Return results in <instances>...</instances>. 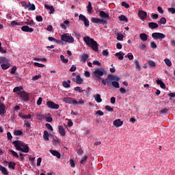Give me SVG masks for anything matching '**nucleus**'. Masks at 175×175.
<instances>
[{"label": "nucleus", "mask_w": 175, "mask_h": 175, "mask_svg": "<svg viewBox=\"0 0 175 175\" xmlns=\"http://www.w3.org/2000/svg\"><path fill=\"white\" fill-rule=\"evenodd\" d=\"M70 21L66 20L65 21L63 22V23H62L60 25V27L62 29H66V27H69V24H70Z\"/></svg>", "instance_id": "22"}, {"label": "nucleus", "mask_w": 175, "mask_h": 175, "mask_svg": "<svg viewBox=\"0 0 175 175\" xmlns=\"http://www.w3.org/2000/svg\"><path fill=\"white\" fill-rule=\"evenodd\" d=\"M79 20L80 21H83L85 27H86L87 28H88V27H90V21H88V18H87V17H85V16H84L81 14H79Z\"/></svg>", "instance_id": "10"}, {"label": "nucleus", "mask_w": 175, "mask_h": 175, "mask_svg": "<svg viewBox=\"0 0 175 175\" xmlns=\"http://www.w3.org/2000/svg\"><path fill=\"white\" fill-rule=\"evenodd\" d=\"M94 100L97 103H100L102 102V98L100 97V94H97L94 96Z\"/></svg>", "instance_id": "25"}, {"label": "nucleus", "mask_w": 175, "mask_h": 175, "mask_svg": "<svg viewBox=\"0 0 175 175\" xmlns=\"http://www.w3.org/2000/svg\"><path fill=\"white\" fill-rule=\"evenodd\" d=\"M10 152L12 154V157H14L15 158H19L20 157L18 154L13 150H10Z\"/></svg>", "instance_id": "43"}, {"label": "nucleus", "mask_w": 175, "mask_h": 175, "mask_svg": "<svg viewBox=\"0 0 175 175\" xmlns=\"http://www.w3.org/2000/svg\"><path fill=\"white\" fill-rule=\"evenodd\" d=\"M148 65H149L150 68H155V66H157V64H155L154 61L151 60L148 62Z\"/></svg>", "instance_id": "45"}, {"label": "nucleus", "mask_w": 175, "mask_h": 175, "mask_svg": "<svg viewBox=\"0 0 175 175\" xmlns=\"http://www.w3.org/2000/svg\"><path fill=\"white\" fill-rule=\"evenodd\" d=\"M81 59L83 62H85V61H87L88 59V55L84 54V55H81Z\"/></svg>", "instance_id": "44"}, {"label": "nucleus", "mask_w": 175, "mask_h": 175, "mask_svg": "<svg viewBox=\"0 0 175 175\" xmlns=\"http://www.w3.org/2000/svg\"><path fill=\"white\" fill-rule=\"evenodd\" d=\"M58 132L60 136H62V137L66 136V131H65V129L64 128V126L62 125L59 126Z\"/></svg>", "instance_id": "15"}, {"label": "nucleus", "mask_w": 175, "mask_h": 175, "mask_svg": "<svg viewBox=\"0 0 175 175\" xmlns=\"http://www.w3.org/2000/svg\"><path fill=\"white\" fill-rule=\"evenodd\" d=\"M88 12L89 13H92V4H91V1L88 2Z\"/></svg>", "instance_id": "42"}, {"label": "nucleus", "mask_w": 175, "mask_h": 175, "mask_svg": "<svg viewBox=\"0 0 175 175\" xmlns=\"http://www.w3.org/2000/svg\"><path fill=\"white\" fill-rule=\"evenodd\" d=\"M7 137H8V140L12 142V139H13V136H12V133L9 131L7 133Z\"/></svg>", "instance_id": "62"}, {"label": "nucleus", "mask_w": 175, "mask_h": 175, "mask_svg": "<svg viewBox=\"0 0 175 175\" xmlns=\"http://www.w3.org/2000/svg\"><path fill=\"white\" fill-rule=\"evenodd\" d=\"M36 20L38 21V23H42V21H43V17H42L40 15L36 16Z\"/></svg>", "instance_id": "49"}, {"label": "nucleus", "mask_w": 175, "mask_h": 175, "mask_svg": "<svg viewBox=\"0 0 175 175\" xmlns=\"http://www.w3.org/2000/svg\"><path fill=\"white\" fill-rule=\"evenodd\" d=\"M0 172H1V173L5 175L9 174V172H8V170L6 169V167L2 165H0Z\"/></svg>", "instance_id": "28"}, {"label": "nucleus", "mask_w": 175, "mask_h": 175, "mask_svg": "<svg viewBox=\"0 0 175 175\" xmlns=\"http://www.w3.org/2000/svg\"><path fill=\"white\" fill-rule=\"evenodd\" d=\"M74 90L76 91V92H84V91H85V90H83V88L79 86L75 87Z\"/></svg>", "instance_id": "41"}, {"label": "nucleus", "mask_w": 175, "mask_h": 175, "mask_svg": "<svg viewBox=\"0 0 175 175\" xmlns=\"http://www.w3.org/2000/svg\"><path fill=\"white\" fill-rule=\"evenodd\" d=\"M77 69V67H76L75 65H72L70 68V72H76Z\"/></svg>", "instance_id": "63"}, {"label": "nucleus", "mask_w": 175, "mask_h": 175, "mask_svg": "<svg viewBox=\"0 0 175 175\" xmlns=\"http://www.w3.org/2000/svg\"><path fill=\"white\" fill-rule=\"evenodd\" d=\"M14 135L15 136H21L23 135V131L21 130H14Z\"/></svg>", "instance_id": "37"}, {"label": "nucleus", "mask_w": 175, "mask_h": 175, "mask_svg": "<svg viewBox=\"0 0 175 175\" xmlns=\"http://www.w3.org/2000/svg\"><path fill=\"white\" fill-rule=\"evenodd\" d=\"M139 38L142 42H147V40H148V35H147L146 33H140Z\"/></svg>", "instance_id": "20"}, {"label": "nucleus", "mask_w": 175, "mask_h": 175, "mask_svg": "<svg viewBox=\"0 0 175 175\" xmlns=\"http://www.w3.org/2000/svg\"><path fill=\"white\" fill-rule=\"evenodd\" d=\"M16 166V163L14 162H12L10 161L9 163H8V167H10V169H12V170H14L15 169V167Z\"/></svg>", "instance_id": "40"}, {"label": "nucleus", "mask_w": 175, "mask_h": 175, "mask_svg": "<svg viewBox=\"0 0 175 175\" xmlns=\"http://www.w3.org/2000/svg\"><path fill=\"white\" fill-rule=\"evenodd\" d=\"M111 85H113L114 88H120V83L117 81H113Z\"/></svg>", "instance_id": "34"}, {"label": "nucleus", "mask_w": 175, "mask_h": 175, "mask_svg": "<svg viewBox=\"0 0 175 175\" xmlns=\"http://www.w3.org/2000/svg\"><path fill=\"white\" fill-rule=\"evenodd\" d=\"M156 83L158 84V85H160L161 88L163 90H166V85L162 81V80L157 79L156 80Z\"/></svg>", "instance_id": "18"}, {"label": "nucleus", "mask_w": 175, "mask_h": 175, "mask_svg": "<svg viewBox=\"0 0 175 175\" xmlns=\"http://www.w3.org/2000/svg\"><path fill=\"white\" fill-rule=\"evenodd\" d=\"M75 83H77V84L83 83V79H81V77L80 75H77L75 79Z\"/></svg>", "instance_id": "26"}, {"label": "nucleus", "mask_w": 175, "mask_h": 175, "mask_svg": "<svg viewBox=\"0 0 175 175\" xmlns=\"http://www.w3.org/2000/svg\"><path fill=\"white\" fill-rule=\"evenodd\" d=\"M158 24H159V25H165V24H166V18L165 17H162L159 21H158Z\"/></svg>", "instance_id": "30"}, {"label": "nucleus", "mask_w": 175, "mask_h": 175, "mask_svg": "<svg viewBox=\"0 0 175 175\" xmlns=\"http://www.w3.org/2000/svg\"><path fill=\"white\" fill-rule=\"evenodd\" d=\"M138 17L142 21H144L146 18H147V12L146 11L139 10L138 12Z\"/></svg>", "instance_id": "13"}, {"label": "nucleus", "mask_w": 175, "mask_h": 175, "mask_svg": "<svg viewBox=\"0 0 175 175\" xmlns=\"http://www.w3.org/2000/svg\"><path fill=\"white\" fill-rule=\"evenodd\" d=\"M105 110H107V111H110V112H113L114 111V109L113 108H111L110 106L109 105H106L105 107Z\"/></svg>", "instance_id": "52"}, {"label": "nucleus", "mask_w": 175, "mask_h": 175, "mask_svg": "<svg viewBox=\"0 0 175 175\" xmlns=\"http://www.w3.org/2000/svg\"><path fill=\"white\" fill-rule=\"evenodd\" d=\"M83 40L87 46L92 49L94 51H96V53H98V51H99L98 42L94 40V38H91L90 36H85L83 37Z\"/></svg>", "instance_id": "1"}, {"label": "nucleus", "mask_w": 175, "mask_h": 175, "mask_svg": "<svg viewBox=\"0 0 175 175\" xmlns=\"http://www.w3.org/2000/svg\"><path fill=\"white\" fill-rule=\"evenodd\" d=\"M61 40L62 42H66V43H74L75 42V38L72 36H68V34L64 33L61 36Z\"/></svg>", "instance_id": "6"}, {"label": "nucleus", "mask_w": 175, "mask_h": 175, "mask_svg": "<svg viewBox=\"0 0 175 175\" xmlns=\"http://www.w3.org/2000/svg\"><path fill=\"white\" fill-rule=\"evenodd\" d=\"M0 65L1 69L3 70H6V69H9L10 68V63L9 62V59L5 57H0Z\"/></svg>", "instance_id": "5"}, {"label": "nucleus", "mask_w": 175, "mask_h": 175, "mask_svg": "<svg viewBox=\"0 0 175 175\" xmlns=\"http://www.w3.org/2000/svg\"><path fill=\"white\" fill-rule=\"evenodd\" d=\"M12 144L14 145V147L18 151H21V152H29V146L24 142L14 141Z\"/></svg>", "instance_id": "2"}, {"label": "nucleus", "mask_w": 175, "mask_h": 175, "mask_svg": "<svg viewBox=\"0 0 175 175\" xmlns=\"http://www.w3.org/2000/svg\"><path fill=\"white\" fill-rule=\"evenodd\" d=\"M23 118L25 120H31V118H32V115H31V113H29L28 115H25L24 116H23Z\"/></svg>", "instance_id": "54"}, {"label": "nucleus", "mask_w": 175, "mask_h": 175, "mask_svg": "<svg viewBox=\"0 0 175 175\" xmlns=\"http://www.w3.org/2000/svg\"><path fill=\"white\" fill-rule=\"evenodd\" d=\"M42 77V75H35L34 77H32V80H34L36 81V80H39Z\"/></svg>", "instance_id": "58"}, {"label": "nucleus", "mask_w": 175, "mask_h": 175, "mask_svg": "<svg viewBox=\"0 0 175 175\" xmlns=\"http://www.w3.org/2000/svg\"><path fill=\"white\" fill-rule=\"evenodd\" d=\"M164 62L167 65V66H169V67L172 66V61H170V59H165Z\"/></svg>", "instance_id": "46"}, {"label": "nucleus", "mask_w": 175, "mask_h": 175, "mask_svg": "<svg viewBox=\"0 0 175 175\" xmlns=\"http://www.w3.org/2000/svg\"><path fill=\"white\" fill-rule=\"evenodd\" d=\"M0 53L1 54H6V51L3 48H2V43L0 42Z\"/></svg>", "instance_id": "55"}, {"label": "nucleus", "mask_w": 175, "mask_h": 175, "mask_svg": "<svg viewBox=\"0 0 175 175\" xmlns=\"http://www.w3.org/2000/svg\"><path fill=\"white\" fill-rule=\"evenodd\" d=\"M122 6H124V8H126V9L129 8V5L125 1L122 2Z\"/></svg>", "instance_id": "64"}, {"label": "nucleus", "mask_w": 175, "mask_h": 175, "mask_svg": "<svg viewBox=\"0 0 175 175\" xmlns=\"http://www.w3.org/2000/svg\"><path fill=\"white\" fill-rule=\"evenodd\" d=\"M152 38H153L154 40H162L163 39H165V38H166V36L163 33L154 32L152 34Z\"/></svg>", "instance_id": "8"}, {"label": "nucleus", "mask_w": 175, "mask_h": 175, "mask_svg": "<svg viewBox=\"0 0 175 175\" xmlns=\"http://www.w3.org/2000/svg\"><path fill=\"white\" fill-rule=\"evenodd\" d=\"M113 80H120V78L116 77L114 75H108L107 78L106 79L107 85L108 87H111V83H113Z\"/></svg>", "instance_id": "9"}, {"label": "nucleus", "mask_w": 175, "mask_h": 175, "mask_svg": "<svg viewBox=\"0 0 175 175\" xmlns=\"http://www.w3.org/2000/svg\"><path fill=\"white\" fill-rule=\"evenodd\" d=\"M36 9V8L35 7V5L34 4H31V3H29L28 10L33 11Z\"/></svg>", "instance_id": "47"}, {"label": "nucleus", "mask_w": 175, "mask_h": 175, "mask_svg": "<svg viewBox=\"0 0 175 175\" xmlns=\"http://www.w3.org/2000/svg\"><path fill=\"white\" fill-rule=\"evenodd\" d=\"M11 25H12V27H18V25H21V23L20 22H17L16 21H12L11 22Z\"/></svg>", "instance_id": "38"}, {"label": "nucleus", "mask_w": 175, "mask_h": 175, "mask_svg": "<svg viewBox=\"0 0 175 175\" xmlns=\"http://www.w3.org/2000/svg\"><path fill=\"white\" fill-rule=\"evenodd\" d=\"M46 106L49 109H51L52 110H58V109H59V105L53 101H48Z\"/></svg>", "instance_id": "11"}, {"label": "nucleus", "mask_w": 175, "mask_h": 175, "mask_svg": "<svg viewBox=\"0 0 175 175\" xmlns=\"http://www.w3.org/2000/svg\"><path fill=\"white\" fill-rule=\"evenodd\" d=\"M45 119L46 116L42 114L37 115V120H39L40 121H44Z\"/></svg>", "instance_id": "36"}, {"label": "nucleus", "mask_w": 175, "mask_h": 175, "mask_svg": "<svg viewBox=\"0 0 175 175\" xmlns=\"http://www.w3.org/2000/svg\"><path fill=\"white\" fill-rule=\"evenodd\" d=\"M120 21H124V23H128V18L125 15H121L118 17Z\"/></svg>", "instance_id": "31"}, {"label": "nucleus", "mask_w": 175, "mask_h": 175, "mask_svg": "<svg viewBox=\"0 0 175 175\" xmlns=\"http://www.w3.org/2000/svg\"><path fill=\"white\" fill-rule=\"evenodd\" d=\"M18 95H19V99L24 100V102H28V100H29L28 93L25 91L19 92Z\"/></svg>", "instance_id": "7"}, {"label": "nucleus", "mask_w": 175, "mask_h": 175, "mask_svg": "<svg viewBox=\"0 0 175 175\" xmlns=\"http://www.w3.org/2000/svg\"><path fill=\"white\" fill-rule=\"evenodd\" d=\"M5 104L3 103L0 105V116H3V114H5Z\"/></svg>", "instance_id": "27"}, {"label": "nucleus", "mask_w": 175, "mask_h": 175, "mask_svg": "<svg viewBox=\"0 0 175 175\" xmlns=\"http://www.w3.org/2000/svg\"><path fill=\"white\" fill-rule=\"evenodd\" d=\"M91 21L93 23V24H103V25H105V24H107V21L100 19L99 18H92Z\"/></svg>", "instance_id": "12"}, {"label": "nucleus", "mask_w": 175, "mask_h": 175, "mask_svg": "<svg viewBox=\"0 0 175 175\" xmlns=\"http://www.w3.org/2000/svg\"><path fill=\"white\" fill-rule=\"evenodd\" d=\"M44 8H46V9H49V10H51V12L54 11V7H53V5H49L47 4H45Z\"/></svg>", "instance_id": "53"}, {"label": "nucleus", "mask_w": 175, "mask_h": 175, "mask_svg": "<svg viewBox=\"0 0 175 175\" xmlns=\"http://www.w3.org/2000/svg\"><path fill=\"white\" fill-rule=\"evenodd\" d=\"M70 165L71 167H76V163H75V161L72 159H70Z\"/></svg>", "instance_id": "61"}, {"label": "nucleus", "mask_w": 175, "mask_h": 175, "mask_svg": "<svg viewBox=\"0 0 175 175\" xmlns=\"http://www.w3.org/2000/svg\"><path fill=\"white\" fill-rule=\"evenodd\" d=\"M70 80H68L66 81H63V87H64V88H69L70 87Z\"/></svg>", "instance_id": "29"}, {"label": "nucleus", "mask_w": 175, "mask_h": 175, "mask_svg": "<svg viewBox=\"0 0 175 175\" xmlns=\"http://www.w3.org/2000/svg\"><path fill=\"white\" fill-rule=\"evenodd\" d=\"M25 24L29 25L30 27H35V22H33V20H31L29 22H25Z\"/></svg>", "instance_id": "50"}, {"label": "nucleus", "mask_w": 175, "mask_h": 175, "mask_svg": "<svg viewBox=\"0 0 175 175\" xmlns=\"http://www.w3.org/2000/svg\"><path fill=\"white\" fill-rule=\"evenodd\" d=\"M21 29L23 32H33V28L29 27V26H23Z\"/></svg>", "instance_id": "17"}, {"label": "nucleus", "mask_w": 175, "mask_h": 175, "mask_svg": "<svg viewBox=\"0 0 175 175\" xmlns=\"http://www.w3.org/2000/svg\"><path fill=\"white\" fill-rule=\"evenodd\" d=\"M63 102L65 103H68V105H74V106H77V105H83L84 100L83 98H81L79 101L76 100V99L71 97H64L62 99Z\"/></svg>", "instance_id": "4"}, {"label": "nucleus", "mask_w": 175, "mask_h": 175, "mask_svg": "<svg viewBox=\"0 0 175 175\" xmlns=\"http://www.w3.org/2000/svg\"><path fill=\"white\" fill-rule=\"evenodd\" d=\"M34 66H37L38 68H44V64H42L38 62H34Z\"/></svg>", "instance_id": "57"}, {"label": "nucleus", "mask_w": 175, "mask_h": 175, "mask_svg": "<svg viewBox=\"0 0 175 175\" xmlns=\"http://www.w3.org/2000/svg\"><path fill=\"white\" fill-rule=\"evenodd\" d=\"M148 27L150 29H155L159 27L158 23H154V22H150L148 23Z\"/></svg>", "instance_id": "21"}, {"label": "nucleus", "mask_w": 175, "mask_h": 175, "mask_svg": "<svg viewBox=\"0 0 175 175\" xmlns=\"http://www.w3.org/2000/svg\"><path fill=\"white\" fill-rule=\"evenodd\" d=\"M167 12L171 13V14H175V8H167Z\"/></svg>", "instance_id": "51"}, {"label": "nucleus", "mask_w": 175, "mask_h": 175, "mask_svg": "<svg viewBox=\"0 0 175 175\" xmlns=\"http://www.w3.org/2000/svg\"><path fill=\"white\" fill-rule=\"evenodd\" d=\"M139 49L141 50H146V49H147V46L146 45V44L141 43L139 44Z\"/></svg>", "instance_id": "59"}, {"label": "nucleus", "mask_w": 175, "mask_h": 175, "mask_svg": "<svg viewBox=\"0 0 175 175\" xmlns=\"http://www.w3.org/2000/svg\"><path fill=\"white\" fill-rule=\"evenodd\" d=\"M23 90V86L16 87L14 88L13 92H18H18H22L21 90Z\"/></svg>", "instance_id": "35"}, {"label": "nucleus", "mask_w": 175, "mask_h": 175, "mask_svg": "<svg viewBox=\"0 0 175 175\" xmlns=\"http://www.w3.org/2000/svg\"><path fill=\"white\" fill-rule=\"evenodd\" d=\"M117 40H120V42L124 40V34L118 32L117 33Z\"/></svg>", "instance_id": "32"}, {"label": "nucleus", "mask_w": 175, "mask_h": 175, "mask_svg": "<svg viewBox=\"0 0 175 175\" xmlns=\"http://www.w3.org/2000/svg\"><path fill=\"white\" fill-rule=\"evenodd\" d=\"M99 16L101 20H105L106 21L107 20H109V18H110V15H109V14L105 13V11H100Z\"/></svg>", "instance_id": "14"}, {"label": "nucleus", "mask_w": 175, "mask_h": 175, "mask_svg": "<svg viewBox=\"0 0 175 175\" xmlns=\"http://www.w3.org/2000/svg\"><path fill=\"white\" fill-rule=\"evenodd\" d=\"M24 126H26L27 131H29L31 129V120H25Z\"/></svg>", "instance_id": "24"}, {"label": "nucleus", "mask_w": 175, "mask_h": 175, "mask_svg": "<svg viewBox=\"0 0 175 175\" xmlns=\"http://www.w3.org/2000/svg\"><path fill=\"white\" fill-rule=\"evenodd\" d=\"M49 136H50V135L49 134V131L45 130L44 131V134H43V139H44V140H45V142H49V140H50V138H49Z\"/></svg>", "instance_id": "23"}, {"label": "nucleus", "mask_w": 175, "mask_h": 175, "mask_svg": "<svg viewBox=\"0 0 175 175\" xmlns=\"http://www.w3.org/2000/svg\"><path fill=\"white\" fill-rule=\"evenodd\" d=\"M116 57H118V59L120 61H122V59H124V56L122 55V53L120 51V52H118V53H116L115 54Z\"/></svg>", "instance_id": "33"}, {"label": "nucleus", "mask_w": 175, "mask_h": 175, "mask_svg": "<svg viewBox=\"0 0 175 175\" xmlns=\"http://www.w3.org/2000/svg\"><path fill=\"white\" fill-rule=\"evenodd\" d=\"M72 36H75L77 39H80V38H81V36L76 31L72 32Z\"/></svg>", "instance_id": "56"}, {"label": "nucleus", "mask_w": 175, "mask_h": 175, "mask_svg": "<svg viewBox=\"0 0 175 175\" xmlns=\"http://www.w3.org/2000/svg\"><path fill=\"white\" fill-rule=\"evenodd\" d=\"M60 59L64 64H68V62H69V59H65V56H64V55H60Z\"/></svg>", "instance_id": "39"}, {"label": "nucleus", "mask_w": 175, "mask_h": 175, "mask_svg": "<svg viewBox=\"0 0 175 175\" xmlns=\"http://www.w3.org/2000/svg\"><path fill=\"white\" fill-rule=\"evenodd\" d=\"M49 152H51V154H52V155H53V157H56V158H58V159L61 158V153H59V152L54 150H50Z\"/></svg>", "instance_id": "19"}, {"label": "nucleus", "mask_w": 175, "mask_h": 175, "mask_svg": "<svg viewBox=\"0 0 175 175\" xmlns=\"http://www.w3.org/2000/svg\"><path fill=\"white\" fill-rule=\"evenodd\" d=\"M150 47H151V49H157V43H155V42H150Z\"/></svg>", "instance_id": "60"}, {"label": "nucleus", "mask_w": 175, "mask_h": 175, "mask_svg": "<svg viewBox=\"0 0 175 175\" xmlns=\"http://www.w3.org/2000/svg\"><path fill=\"white\" fill-rule=\"evenodd\" d=\"M46 128H47V129H49V131H51V132H53V131H54V129H53V126H51V124L46 123L45 124Z\"/></svg>", "instance_id": "48"}, {"label": "nucleus", "mask_w": 175, "mask_h": 175, "mask_svg": "<svg viewBox=\"0 0 175 175\" xmlns=\"http://www.w3.org/2000/svg\"><path fill=\"white\" fill-rule=\"evenodd\" d=\"M113 125L116 128H120V126H122L124 122L121 120V119H117L113 121Z\"/></svg>", "instance_id": "16"}, {"label": "nucleus", "mask_w": 175, "mask_h": 175, "mask_svg": "<svg viewBox=\"0 0 175 175\" xmlns=\"http://www.w3.org/2000/svg\"><path fill=\"white\" fill-rule=\"evenodd\" d=\"M107 75V72L103 68H97L93 72V77L96 80H100L103 76H106Z\"/></svg>", "instance_id": "3"}]
</instances>
